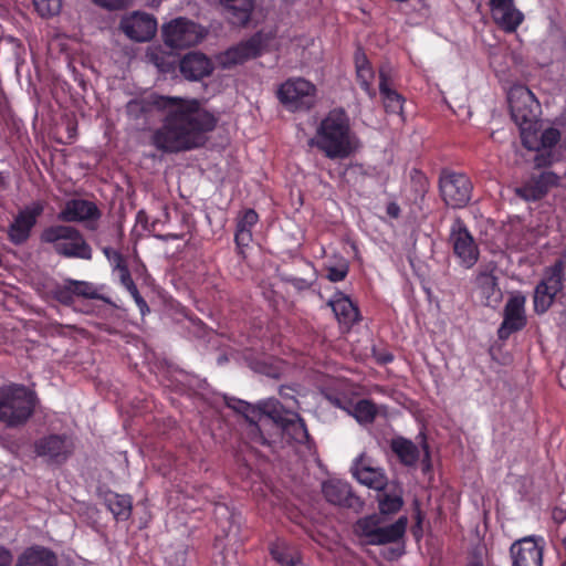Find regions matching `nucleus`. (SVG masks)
<instances>
[{
    "label": "nucleus",
    "mask_w": 566,
    "mask_h": 566,
    "mask_svg": "<svg viewBox=\"0 0 566 566\" xmlns=\"http://www.w3.org/2000/svg\"><path fill=\"white\" fill-rule=\"evenodd\" d=\"M159 108L168 109L163 125L153 136L154 145L161 151L177 154L203 146L207 134L217 126V118L201 108L197 99L159 97Z\"/></svg>",
    "instance_id": "f257e3e1"
},
{
    "label": "nucleus",
    "mask_w": 566,
    "mask_h": 566,
    "mask_svg": "<svg viewBox=\"0 0 566 566\" xmlns=\"http://www.w3.org/2000/svg\"><path fill=\"white\" fill-rule=\"evenodd\" d=\"M310 145L332 160L352 156L358 148V139L347 112L342 107L331 109L319 122Z\"/></svg>",
    "instance_id": "f03ea898"
},
{
    "label": "nucleus",
    "mask_w": 566,
    "mask_h": 566,
    "mask_svg": "<svg viewBox=\"0 0 566 566\" xmlns=\"http://www.w3.org/2000/svg\"><path fill=\"white\" fill-rule=\"evenodd\" d=\"M38 398L24 385H9L0 388V423L6 428H21L33 416Z\"/></svg>",
    "instance_id": "7ed1b4c3"
},
{
    "label": "nucleus",
    "mask_w": 566,
    "mask_h": 566,
    "mask_svg": "<svg viewBox=\"0 0 566 566\" xmlns=\"http://www.w3.org/2000/svg\"><path fill=\"white\" fill-rule=\"evenodd\" d=\"M507 102L513 122L518 126L524 147H533L535 140L530 130L538 124L542 114L541 104L534 93L525 85H514L507 93Z\"/></svg>",
    "instance_id": "20e7f679"
},
{
    "label": "nucleus",
    "mask_w": 566,
    "mask_h": 566,
    "mask_svg": "<svg viewBox=\"0 0 566 566\" xmlns=\"http://www.w3.org/2000/svg\"><path fill=\"white\" fill-rule=\"evenodd\" d=\"M408 520L400 516L389 525H384L382 518L374 513L363 516L354 524V533L365 545L381 546L402 542Z\"/></svg>",
    "instance_id": "39448f33"
},
{
    "label": "nucleus",
    "mask_w": 566,
    "mask_h": 566,
    "mask_svg": "<svg viewBox=\"0 0 566 566\" xmlns=\"http://www.w3.org/2000/svg\"><path fill=\"white\" fill-rule=\"evenodd\" d=\"M40 240L53 247L56 254L66 259L92 260L91 245L84 235L74 227L65 224H53L45 228Z\"/></svg>",
    "instance_id": "423d86ee"
},
{
    "label": "nucleus",
    "mask_w": 566,
    "mask_h": 566,
    "mask_svg": "<svg viewBox=\"0 0 566 566\" xmlns=\"http://www.w3.org/2000/svg\"><path fill=\"white\" fill-rule=\"evenodd\" d=\"M43 297L55 301L64 306H72L75 311L84 314H91L93 310L88 305L76 307L75 297L104 300L91 282L74 279H65L62 283L55 281L49 283L44 289Z\"/></svg>",
    "instance_id": "0eeeda50"
},
{
    "label": "nucleus",
    "mask_w": 566,
    "mask_h": 566,
    "mask_svg": "<svg viewBox=\"0 0 566 566\" xmlns=\"http://www.w3.org/2000/svg\"><path fill=\"white\" fill-rule=\"evenodd\" d=\"M316 86L303 77H290L277 87L280 104L291 113L307 112L316 102Z\"/></svg>",
    "instance_id": "6e6552de"
},
{
    "label": "nucleus",
    "mask_w": 566,
    "mask_h": 566,
    "mask_svg": "<svg viewBox=\"0 0 566 566\" xmlns=\"http://www.w3.org/2000/svg\"><path fill=\"white\" fill-rule=\"evenodd\" d=\"M265 410L270 420L291 441L300 444H307L311 441L305 421L297 412L286 410L279 400L268 402Z\"/></svg>",
    "instance_id": "1a4fd4ad"
},
{
    "label": "nucleus",
    "mask_w": 566,
    "mask_h": 566,
    "mask_svg": "<svg viewBox=\"0 0 566 566\" xmlns=\"http://www.w3.org/2000/svg\"><path fill=\"white\" fill-rule=\"evenodd\" d=\"M439 190L448 207L461 209L470 202L473 185L465 174L442 170L439 177Z\"/></svg>",
    "instance_id": "9d476101"
},
{
    "label": "nucleus",
    "mask_w": 566,
    "mask_h": 566,
    "mask_svg": "<svg viewBox=\"0 0 566 566\" xmlns=\"http://www.w3.org/2000/svg\"><path fill=\"white\" fill-rule=\"evenodd\" d=\"M33 450L49 465H62L73 455L75 444L66 433H50L36 439Z\"/></svg>",
    "instance_id": "9b49d317"
},
{
    "label": "nucleus",
    "mask_w": 566,
    "mask_h": 566,
    "mask_svg": "<svg viewBox=\"0 0 566 566\" xmlns=\"http://www.w3.org/2000/svg\"><path fill=\"white\" fill-rule=\"evenodd\" d=\"M44 200H34L21 209L10 222L7 231L8 240L14 245H22L29 241L33 228L45 210Z\"/></svg>",
    "instance_id": "f8f14e48"
},
{
    "label": "nucleus",
    "mask_w": 566,
    "mask_h": 566,
    "mask_svg": "<svg viewBox=\"0 0 566 566\" xmlns=\"http://www.w3.org/2000/svg\"><path fill=\"white\" fill-rule=\"evenodd\" d=\"M163 39L171 49L197 45L203 38L202 28L187 18H176L163 27Z\"/></svg>",
    "instance_id": "ddd939ff"
},
{
    "label": "nucleus",
    "mask_w": 566,
    "mask_h": 566,
    "mask_svg": "<svg viewBox=\"0 0 566 566\" xmlns=\"http://www.w3.org/2000/svg\"><path fill=\"white\" fill-rule=\"evenodd\" d=\"M449 243L459 264L464 269H472L480 256V249L465 223L457 218L451 228Z\"/></svg>",
    "instance_id": "4468645a"
},
{
    "label": "nucleus",
    "mask_w": 566,
    "mask_h": 566,
    "mask_svg": "<svg viewBox=\"0 0 566 566\" xmlns=\"http://www.w3.org/2000/svg\"><path fill=\"white\" fill-rule=\"evenodd\" d=\"M544 547L542 536L530 535L514 541L510 547L512 566H543Z\"/></svg>",
    "instance_id": "2eb2a0df"
},
{
    "label": "nucleus",
    "mask_w": 566,
    "mask_h": 566,
    "mask_svg": "<svg viewBox=\"0 0 566 566\" xmlns=\"http://www.w3.org/2000/svg\"><path fill=\"white\" fill-rule=\"evenodd\" d=\"M12 553L0 546V566H12ZM14 566H57V556L50 548L34 545L19 555Z\"/></svg>",
    "instance_id": "dca6fc26"
},
{
    "label": "nucleus",
    "mask_w": 566,
    "mask_h": 566,
    "mask_svg": "<svg viewBox=\"0 0 566 566\" xmlns=\"http://www.w3.org/2000/svg\"><path fill=\"white\" fill-rule=\"evenodd\" d=\"M559 176L551 170L532 174L530 178L515 189V193L524 201L535 202L542 200L551 189L557 187Z\"/></svg>",
    "instance_id": "f3484780"
},
{
    "label": "nucleus",
    "mask_w": 566,
    "mask_h": 566,
    "mask_svg": "<svg viewBox=\"0 0 566 566\" xmlns=\"http://www.w3.org/2000/svg\"><path fill=\"white\" fill-rule=\"evenodd\" d=\"M525 303L526 297L522 293H516L507 300L503 311V322L497 332L501 339L509 338L526 326Z\"/></svg>",
    "instance_id": "a211bd4d"
},
{
    "label": "nucleus",
    "mask_w": 566,
    "mask_h": 566,
    "mask_svg": "<svg viewBox=\"0 0 566 566\" xmlns=\"http://www.w3.org/2000/svg\"><path fill=\"white\" fill-rule=\"evenodd\" d=\"M262 39L260 34H254L245 41L229 48L217 56V61L222 69H231L243 64L245 61L255 59L262 53Z\"/></svg>",
    "instance_id": "6ab92c4d"
},
{
    "label": "nucleus",
    "mask_w": 566,
    "mask_h": 566,
    "mask_svg": "<svg viewBox=\"0 0 566 566\" xmlns=\"http://www.w3.org/2000/svg\"><path fill=\"white\" fill-rule=\"evenodd\" d=\"M495 24L505 33H514L524 21V14L514 0H489Z\"/></svg>",
    "instance_id": "aec40b11"
},
{
    "label": "nucleus",
    "mask_w": 566,
    "mask_h": 566,
    "mask_svg": "<svg viewBox=\"0 0 566 566\" xmlns=\"http://www.w3.org/2000/svg\"><path fill=\"white\" fill-rule=\"evenodd\" d=\"M322 492L332 504L354 510L364 506V501L353 492L352 485L346 481L331 479L323 483Z\"/></svg>",
    "instance_id": "412c9836"
},
{
    "label": "nucleus",
    "mask_w": 566,
    "mask_h": 566,
    "mask_svg": "<svg viewBox=\"0 0 566 566\" xmlns=\"http://www.w3.org/2000/svg\"><path fill=\"white\" fill-rule=\"evenodd\" d=\"M353 476L363 485L368 486L375 491H384L388 485V478L385 470L379 467H374L360 454L352 465Z\"/></svg>",
    "instance_id": "4be33fe9"
},
{
    "label": "nucleus",
    "mask_w": 566,
    "mask_h": 566,
    "mask_svg": "<svg viewBox=\"0 0 566 566\" xmlns=\"http://www.w3.org/2000/svg\"><path fill=\"white\" fill-rule=\"evenodd\" d=\"M495 269L496 266L492 263L481 266L474 279V284L485 306L494 307L502 301V291L497 277L494 275Z\"/></svg>",
    "instance_id": "5701e85b"
},
{
    "label": "nucleus",
    "mask_w": 566,
    "mask_h": 566,
    "mask_svg": "<svg viewBox=\"0 0 566 566\" xmlns=\"http://www.w3.org/2000/svg\"><path fill=\"white\" fill-rule=\"evenodd\" d=\"M178 69L188 81H200L212 74V61L201 52H188L179 60Z\"/></svg>",
    "instance_id": "b1692460"
},
{
    "label": "nucleus",
    "mask_w": 566,
    "mask_h": 566,
    "mask_svg": "<svg viewBox=\"0 0 566 566\" xmlns=\"http://www.w3.org/2000/svg\"><path fill=\"white\" fill-rule=\"evenodd\" d=\"M101 212L97 206L84 199H71L66 201L64 208L57 214L59 220L63 222H82L97 220Z\"/></svg>",
    "instance_id": "393cba45"
},
{
    "label": "nucleus",
    "mask_w": 566,
    "mask_h": 566,
    "mask_svg": "<svg viewBox=\"0 0 566 566\" xmlns=\"http://www.w3.org/2000/svg\"><path fill=\"white\" fill-rule=\"evenodd\" d=\"M103 252L113 266L114 272L119 279V282L126 287L134 296L137 306L142 310V295L135 285L130 272L128 270L125 258L117 250L113 248H104Z\"/></svg>",
    "instance_id": "a878e982"
},
{
    "label": "nucleus",
    "mask_w": 566,
    "mask_h": 566,
    "mask_svg": "<svg viewBox=\"0 0 566 566\" xmlns=\"http://www.w3.org/2000/svg\"><path fill=\"white\" fill-rule=\"evenodd\" d=\"M103 252L113 266L114 272L119 279V282L126 287L134 296L137 306L142 310V295L135 285L130 272L128 270L125 258L117 250L113 248H104Z\"/></svg>",
    "instance_id": "bb28decb"
},
{
    "label": "nucleus",
    "mask_w": 566,
    "mask_h": 566,
    "mask_svg": "<svg viewBox=\"0 0 566 566\" xmlns=\"http://www.w3.org/2000/svg\"><path fill=\"white\" fill-rule=\"evenodd\" d=\"M270 555L280 566H305L298 548L289 542L277 538L269 546Z\"/></svg>",
    "instance_id": "cd10ccee"
},
{
    "label": "nucleus",
    "mask_w": 566,
    "mask_h": 566,
    "mask_svg": "<svg viewBox=\"0 0 566 566\" xmlns=\"http://www.w3.org/2000/svg\"><path fill=\"white\" fill-rule=\"evenodd\" d=\"M223 4L227 19L232 25L243 27L250 19L254 8V0H220Z\"/></svg>",
    "instance_id": "c85d7f7f"
},
{
    "label": "nucleus",
    "mask_w": 566,
    "mask_h": 566,
    "mask_svg": "<svg viewBox=\"0 0 566 566\" xmlns=\"http://www.w3.org/2000/svg\"><path fill=\"white\" fill-rule=\"evenodd\" d=\"M389 76L385 70L379 71V93L385 111L389 114H402L405 97L389 86Z\"/></svg>",
    "instance_id": "c756f323"
},
{
    "label": "nucleus",
    "mask_w": 566,
    "mask_h": 566,
    "mask_svg": "<svg viewBox=\"0 0 566 566\" xmlns=\"http://www.w3.org/2000/svg\"><path fill=\"white\" fill-rule=\"evenodd\" d=\"M390 449L399 462L408 468L416 467L420 458L419 448L409 439L398 436L391 439Z\"/></svg>",
    "instance_id": "7c9ffc66"
},
{
    "label": "nucleus",
    "mask_w": 566,
    "mask_h": 566,
    "mask_svg": "<svg viewBox=\"0 0 566 566\" xmlns=\"http://www.w3.org/2000/svg\"><path fill=\"white\" fill-rule=\"evenodd\" d=\"M355 67L357 81L361 90L366 92L370 98H374L376 96V91L373 87L374 70L366 54L360 50H357L355 53Z\"/></svg>",
    "instance_id": "2f4dec72"
},
{
    "label": "nucleus",
    "mask_w": 566,
    "mask_h": 566,
    "mask_svg": "<svg viewBox=\"0 0 566 566\" xmlns=\"http://www.w3.org/2000/svg\"><path fill=\"white\" fill-rule=\"evenodd\" d=\"M329 305L340 324L352 325L358 319V308L348 296L339 293L329 301Z\"/></svg>",
    "instance_id": "473e14b6"
},
{
    "label": "nucleus",
    "mask_w": 566,
    "mask_h": 566,
    "mask_svg": "<svg viewBox=\"0 0 566 566\" xmlns=\"http://www.w3.org/2000/svg\"><path fill=\"white\" fill-rule=\"evenodd\" d=\"M145 60L164 76L175 74L179 63L176 56L161 50H148L145 54Z\"/></svg>",
    "instance_id": "72a5a7b5"
},
{
    "label": "nucleus",
    "mask_w": 566,
    "mask_h": 566,
    "mask_svg": "<svg viewBox=\"0 0 566 566\" xmlns=\"http://www.w3.org/2000/svg\"><path fill=\"white\" fill-rule=\"evenodd\" d=\"M273 399H268L264 401L259 402L258 406H252L245 401L239 400L237 406H230L239 413L243 415V417L249 421L251 424L259 428V422H262L264 420H270L268 412L265 410V405Z\"/></svg>",
    "instance_id": "f704fd0d"
},
{
    "label": "nucleus",
    "mask_w": 566,
    "mask_h": 566,
    "mask_svg": "<svg viewBox=\"0 0 566 566\" xmlns=\"http://www.w3.org/2000/svg\"><path fill=\"white\" fill-rule=\"evenodd\" d=\"M531 135L535 140L533 147H525L528 150L551 149L554 148L560 140L562 134L555 127H548L544 129L539 137L537 136V126L530 130Z\"/></svg>",
    "instance_id": "c9c22d12"
},
{
    "label": "nucleus",
    "mask_w": 566,
    "mask_h": 566,
    "mask_svg": "<svg viewBox=\"0 0 566 566\" xmlns=\"http://www.w3.org/2000/svg\"><path fill=\"white\" fill-rule=\"evenodd\" d=\"M564 269V262L562 260L556 261L545 270L544 276L538 283H544L548 290L558 294L563 289Z\"/></svg>",
    "instance_id": "e433bc0d"
},
{
    "label": "nucleus",
    "mask_w": 566,
    "mask_h": 566,
    "mask_svg": "<svg viewBox=\"0 0 566 566\" xmlns=\"http://www.w3.org/2000/svg\"><path fill=\"white\" fill-rule=\"evenodd\" d=\"M377 413V406L369 399H360L353 407V416L360 424L373 423Z\"/></svg>",
    "instance_id": "4c0bfd02"
},
{
    "label": "nucleus",
    "mask_w": 566,
    "mask_h": 566,
    "mask_svg": "<svg viewBox=\"0 0 566 566\" xmlns=\"http://www.w3.org/2000/svg\"><path fill=\"white\" fill-rule=\"evenodd\" d=\"M556 295H557V293H553L552 290H548L544 283H538L535 286L534 295H533L535 313H537V314L546 313L549 310V307L552 306Z\"/></svg>",
    "instance_id": "58836bf2"
},
{
    "label": "nucleus",
    "mask_w": 566,
    "mask_h": 566,
    "mask_svg": "<svg viewBox=\"0 0 566 566\" xmlns=\"http://www.w3.org/2000/svg\"><path fill=\"white\" fill-rule=\"evenodd\" d=\"M119 28L128 39L142 42V12L135 11L132 17L123 18Z\"/></svg>",
    "instance_id": "ea45409f"
},
{
    "label": "nucleus",
    "mask_w": 566,
    "mask_h": 566,
    "mask_svg": "<svg viewBox=\"0 0 566 566\" xmlns=\"http://www.w3.org/2000/svg\"><path fill=\"white\" fill-rule=\"evenodd\" d=\"M107 506L116 520L128 518L132 510L130 501L126 496L113 494L107 497Z\"/></svg>",
    "instance_id": "a19ab883"
},
{
    "label": "nucleus",
    "mask_w": 566,
    "mask_h": 566,
    "mask_svg": "<svg viewBox=\"0 0 566 566\" xmlns=\"http://www.w3.org/2000/svg\"><path fill=\"white\" fill-rule=\"evenodd\" d=\"M403 500L400 494L382 493L378 496V507L381 514H395L401 510Z\"/></svg>",
    "instance_id": "79ce46f5"
},
{
    "label": "nucleus",
    "mask_w": 566,
    "mask_h": 566,
    "mask_svg": "<svg viewBox=\"0 0 566 566\" xmlns=\"http://www.w3.org/2000/svg\"><path fill=\"white\" fill-rule=\"evenodd\" d=\"M410 187L411 191L413 192L415 200H422L428 192L429 180L422 171L412 169L410 172Z\"/></svg>",
    "instance_id": "37998d69"
},
{
    "label": "nucleus",
    "mask_w": 566,
    "mask_h": 566,
    "mask_svg": "<svg viewBox=\"0 0 566 566\" xmlns=\"http://www.w3.org/2000/svg\"><path fill=\"white\" fill-rule=\"evenodd\" d=\"M36 12L43 17L56 15L62 7L61 0H33Z\"/></svg>",
    "instance_id": "c03bdc74"
},
{
    "label": "nucleus",
    "mask_w": 566,
    "mask_h": 566,
    "mask_svg": "<svg viewBox=\"0 0 566 566\" xmlns=\"http://www.w3.org/2000/svg\"><path fill=\"white\" fill-rule=\"evenodd\" d=\"M259 222V214L258 212L252 209L248 208L241 211V213L238 217L235 229H242L245 231H251L253 227Z\"/></svg>",
    "instance_id": "a18cd8bd"
},
{
    "label": "nucleus",
    "mask_w": 566,
    "mask_h": 566,
    "mask_svg": "<svg viewBox=\"0 0 566 566\" xmlns=\"http://www.w3.org/2000/svg\"><path fill=\"white\" fill-rule=\"evenodd\" d=\"M125 115L128 123L134 125L138 123L142 116V99L139 97L130 99L125 106Z\"/></svg>",
    "instance_id": "49530a36"
},
{
    "label": "nucleus",
    "mask_w": 566,
    "mask_h": 566,
    "mask_svg": "<svg viewBox=\"0 0 566 566\" xmlns=\"http://www.w3.org/2000/svg\"><path fill=\"white\" fill-rule=\"evenodd\" d=\"M349 272V266L347 263H342L337 266L327 268L326 277L328 281L333 283L342 282L346 279Z\"/></svg>",
    "instance_id": "de8ad7c7"
},
{
    "label": "nucleus",
    "mask_w": 566,
    "mask_h": 566,
    "mask_svg": "<svg viewBox=\"0 0 566 566\" xmlns=\"http://www.w3.org/2000/svg\"><path fill=\"white\" fill-rule=\"evenodd\" d=\"M535 151L534 167L536 169L546 168L553 165L555 159L551 149H539Z\"/></svg>",
    "instance_id": "09e8293b"
},
{
    "label": "nucleus",
    "mask_w": 566,
    "mask_h": 566,
    "mask_svg": "<svg viewBox=\"0 0 566 566\" xmlns=\"http://www.w3.org/2000/svg\"><path fill=\"white\" fill-rule=\"evenodd\" d=\"M252 242V232L242 229H235L234 243L239 254L244 253V248L249 247Z\"/></svg>",
    "instance_id": "8fccbe9b"
},
{
    "label": "nucleus",
    "mask_w": 566,
    "mask_h": 566,
    "mask_svg": "<svg viewBox=\"0 0 566 566\" xmlns=\"http://www.w3.org/2000/svg\"><path fill=\"white\" fill-rule=\"evenodd\" d=\"M95 4L109 11L125 9L130 0H92Z\"/></svg>",
    "instance_id": "3c124183"
},
{
    "label": "nucleus",
    "mask_w": 566,
    "mask_h": 566,
    "mask_svg": "<svg viewBox=\"0 0 566 566\" xmlns=\"http://www.w3.org/2000/svg\"><path fill=\"white\" fill-rule=\"evenodd\" d=\"M157 30L156 19L148 13L144 12V42L149 41Z\"/></svg>",
    "instance_id": "603ef678"
},
{
    "label": "nucleus",
    "mask_w": 566,
    "mask_h": 566,
    "mask_svg": "<svg viewBox=\"0 0 566 566\" xmlns=\"http://www.w3.org/2000/svg\"><path fill=\"white\" fill-rule=\"evenodd\" d=\"M282 280L298 291H305L312 286V282L308 280L294 275H284Z\"/></svg>",
    "instance_id": "864d4df0"
},
{
    "label": "nucleus",
    "mask_w": 566,
    "mask_h": 566,
    "mask_svg": "<svg viewBox=\"0 0 566 566\" xmlns=\"http://www.w3.org/2000/svg\"><path fill=\"white\" fill-rule=\"evenodd\" d=\"M346 174L354 176L356 179L358 177L364 179L366 176H369L367 168L360 163H350L346 167Z\"/></svg>",
    "instance_id": "5fc2aeb1"
},
{
    "label": "nucleus",
    "mask_w": 566,
    "mask_h": 566,
    "mask_svg": "<svg viewBox=\"0 0 566 566\" xmlns=\"http://www.w3.org/2000/svg\"><path fill=\"white\" fill-rule=\"evenodd\" d=\"M374 357L380 365H387L394 360V355L388 350H376L374 349Z\"/></svg>",
    "instance_id": "6e6d98bb"
},
{
    "label": "nucleus",
    "mask_w": 566,
    "mask_h": 566,
    "mask_svg": "<svg viewBox=\"0 0 566 566\" xmlns=\"http://www.w3.org/2000/svg\"><path fill=\"white\" fill-rule=\"evenodd\" d=\"M552 518L556 524H562L566 521V510L562 507H554Z\"/></svg>",
    "instance_id": "4d7b16f0"
},
{
    "label": "nucleus",
    "mask_w": 566,
    "mask_h": 566,
    "mask_svg": "<svg viewBox=\"0 0 566 566\" xmlns=\"http://www.w3.org/2000/svg\"><path fill=\"white\" fill-rule=\"evenodd\" d=\"M187 546H182L181 549H179L177 553H176V562H177V566H186V562H187Z\"/></svg>",
    "instance_id": "13d9d810"
},
{
    "label": "nucleus",
    "mask_w": 566,
    "mask_h": 566,
    "mask_svg": "<svg viewBox=\"0 0 566 566\" xmlns=\"http://www.w3.org/2000/svg\"><path fill=\"white\" fill-rule=\"evenodd\" d=\"M399 211H400V209L396 203H390L387 207V213L390 217L397 218L399 216Z\"/></svg>",
    "instance_id": "bf43d9fd"
},
{
    "label": "nucleus",
    "mask_w": 566,
    "mask_h": 566,
    "mask_svg": "<svg viewBox=\"0 0 566 566\" xmlns=\"http://www.w3.org/2000/svg\"><path fill=\"white\" fill-rule=\"evenodd\" d=\"M465 566H484V563L480 556H473Z\"/></svg>",
    "instance_id": "052dcab7"
},
{
    "label": "nucleus",
    "mask_w": 566,
    "mask_h": 566,
    "mask_svg": "<svg viewBox=\"0 0 566 566\" xmlns=\"http://www.w3.org/2000/svg\"><path fill=\"white\" fill-rule=\"evenodd\" d=\"M423 449H424V452H426V458L427 460L423 462V471L426 470H429L430 469V460H429V447L427 443L423 444Z\"/></svg>",
    "instance_id": "680f3d73"
},
{
    "label": "nucleus",
    "mask_w": 566,
    "mask_h": 566,
    "mask_svg": "<svg viewBox=\"0 0 566 566\" xmlns=\"http://www.w3.org/2000/svg\"><path fill=\"white\" fill-rule=\"evenodd\" d=\"M390 553H391V555H392L394 557H396V558H398V557L402 556V555H403V553H405V546H403V544H402L400 547H398V548H391V549H390Z\"/></svg>",
    "instance_id": "e2e57ef3"
},
{
    "label": "nucleus",
    "mask_w": 566,
    "mask_h": 566,
    "mask_svg": "<svg viewBox=\"0 0 566 566\" xmlns=\"http://www.w3.org/2000/svg\"><path fill=\"white\" fill-rule=\"evenodd\" d=\"M143 282H144V285H149L150 284V276L147 273L145 268H144V279H143Z\"/></svg>",
    "instance_id": "0e129e2a"
},
{
    "label": "nucleus",
    "mask_w": 566,
    "mask_h": 566,
    "mask_svg": "<svg viewBox=\"0 0 566 566\" xmlns=\"http://www.w3.org/2000/svg\"><path fill=\"white\" fill-rule=\"evenodd\" d=\"M135 219H136V223H137V224H138L139 222H142V210H138V211L136 212Z\"/></svg>",
    "instance_id": "69168bd1"
},
{
    "label": "nucleus",
    "mask_w": 566,
    "mask_h": 566,
    "mask_svg": "<svg viewBox=\"0 0 566 566\" xmlns=\"http://www.w3.org/2000/svg\"><path fill=\"white\" fill-rule=\"evenodd\" d=\"M149 350L146 348V346L144 345V354H143V357H144V360H147L148 357H149Z\"/></svg>",
    "instance_id": "338daca9"
},
{
    "label": "nucleus",
    "mask_w": 566,
    "mask_h": 566,
    "mask_svg": "<svg viewBox=\"0 0 566 566\" xmlns=\"http://www.w3.org/2000/svg\"><path fill=\"white\" fill-rule=\"evenodd\" d=\"M143 306H144V316H145L147 313H149V307L145 301L143 303Z\"/></svg>",
    "instance_id": "774afa93"
}]
</instances>
